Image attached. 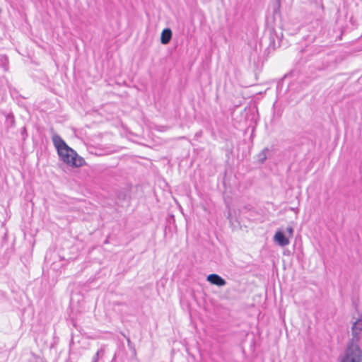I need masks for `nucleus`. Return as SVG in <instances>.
<instances>
[{
	"label": "nucleus",
	"instance_id": "1",
	"mask_svg": "<svg viewBox=\"0 0 362 362\" xmlns=\"http://www.w3.org/2000/svg\"><path fill=\"white\" fill-rule=\"evenodd\" d=\"M52 142L60 159L66 165L73 168H79L85 165V160L70 148L60 136L54 134Z\"/></svg>",
	"mask_w": 362,
	"mask_h": 362
},
{
	"label": "nucleus",
	"instance_id": "2",
	"mask_svg": "<svg viewBox=\"0 0 362 362\" xmlns=\"http://www.w3.org/2000/svg\"><path fill=\"white\" fill-rule=\"evenodd\" d=\"M339 362H362V351L356 342L351 341L348 343Z\"/></svg>",
	"mask_w": 362,
	"mask_h": 362
},
{
	"label": "nucleus",
	"instance_id": "3",
	"mask_svg": "<svg viewBox=\"0 0 362 362\" xmlns=\"http://www.w3.org/2000/svg\"><path fill=\"white\" fill-rule=\"evenodd\" d=\"M293 235V227H287L286 233L281 230H278L274 235V241L281 247H285L289 245L290 239Z\"/></svg>",
	"mask_w": 362,
	"mask_h": 362
},
{
	"label": "nucleus",
	"instance_id": "4",
	"mask_svg": "<svg viewBox=\"0 0 362 362\" xmlns=\"http://www.w3.org/2000/svg\"><path fill=\"white\" fill-rule=\"evenodd\" d=\"M206 280L213 285L218 286H224L226 281L224 279L216 274H211L207 276Z\"/></svg>",
	"mask_w": 362,
	"mask_h": 362
},
{
	"label": "nucleus",
	"instance_id": "5",
	"mask_svg": "<svg viewBox=\"0 0 362 362\" xmlns=\"http://www.w3.org/2000/svg\"><path fill=\"white\" fill-rule=\"evenodd\" d=\"M351 331L353 335V339L351 341L357 343L359 339V334L362 331V320L355 322L352 325Z\"/></svg>",
	"mask_w": 362,
	"mask_h": 362
},
{
	"label": "nucleus",
	"instance_id": "6",
	"mask_svg": "<svg viewBox=\"0 0 362 362\" xmlns=\"http://www.w3.org/2000/svg\"><path fill=\"white\" fill-rule=\"evenodd\" d=\"M172 38V31L170 28L164 29L160 35V42L163 45H167L169 43Z\"/></svg>",
	"mask_w": 362,
	"mask_h": 362
},
{
	"label": "nucleus",
	"instance_id": "7",
	"mask_svg": "<svg viewBox=\"0 0 362 362\" xmlns=\"http://www.w3.org/2000/svg\"><path fill=\"white\" fill-rule=\"evenodd\" d=\"M267 151L268 148H264L259 154H258V160L260 163H264L267 158Z\"/></svg>",
	"mask_w": 362,
	"mask_h": 362
},
{
	"label": "nucleus",
	"instance_id": "8",
	"mask_svg": "<svg viewBox=\"0 0 362 362\" xmlns=\"http://www.w3.org/2000/svg\"><path fill=\"white\" fill-rule=\"evenodd\" d=\"M276 1L279 4L281 0H276Z\"/></svg>",
	"mask_w": 362,
	"mask_h": 362
}]
</instances>
